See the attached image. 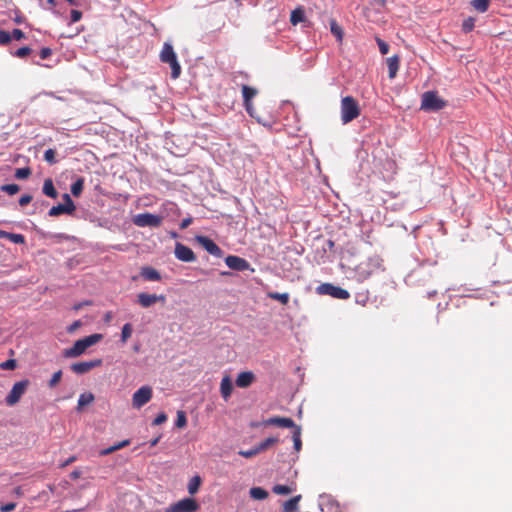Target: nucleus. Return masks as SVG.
<instances>
[{
  "instance_id": "f257e3e1",
  "label": "nucleus",
  "mask_w": 512,
  "mask_h": 512,
  "mask_svg": "<svg viewBox=\"0 0 512 512\" xmlns=\"http://www.w3.org/2000/svg\"><path fill=\"white\" fill-rule=\"evenodd\" d=\"M102 338V334L95 333L79 339L74 343L72 347L63 350V356L65 358H77L84 354L89 347L100 342Z\"/></svg>"
},
{
  "instance_id": "f03ea898",
  "label": "nucleus",
  "mask_w": 512,
  "mask_h": 512,
  "mask_svg": "<svg viewBox=\"0 0 512 512\" xmlns=\"http://www.w3.org/2000/svg\"><path fill=\"white\" fill-rule=\"evenodd\" d=\"M159 58L162 63L169 64L171 68L172 79L179 78L181 74V66L177 60V55L174 51V48L170 43L165 42L163 44V47L159 54Z\"/></svg>"
},
{
  "instance_id": "7ed1b4c3",
  "label": "nucleus",
  "mask_w": 512,
  "mask_h": 512,
  "mask_svg": "<svg viewBox=\"0 0 512 512\" xmlns=\"http://www.w3.org/2000/svg\"><path fill=\"white\" fill-rule=\"evenodd\" d=\"M360 106L358 101L352 96H345L341 100V121L347 124L360 115Z\"/></svg>"
},
{
  "instance_id": "20e7f679",
  "label": "nucleus",
  "mask_w": 512,
  "mask_h": 512,
  "mask_svg": "<svg viewBox=\"0 0 512 512\" xmlns=\"http://www.w3.org/2000/svg\"><path fill=\"white\" fill-rule=\"evenodd\" d=\"M445 105V101L437 95V92L427 91L422 95L421 109L423 110L438 111Z\"/></svg>"
},
{
  "instance_id": "39448f33",
  "label": "nucleus",
  "mask_w": 512,
  "mask_h": 512,
  "mask_svg": "<svg viewBox=\"0 0 512 512\" xmlns=\"http://www.w3.org/2000/svg\"><path fill=\"white\" fill-rule=\"evenodd\" d=\"M30 384V381L28 379L21 380L19 382H16L9 394L7 395L5 402L8 406H14L16 405L21 397L26 392L28 386Z\"/></svg>"
},
{
  "instance_id": "423d86ee",
  "label": "nucleus",
  "mask_w": 512,
  "mask_h": 512,
  "mask_svg": "<svg viewBox=\"0 0 512 512\" xmlns=\"http://www.w3.org/2000/svg\"><path fill=\"white\" fill-rule=\"evenodd\" d=\"M320 295H330L333 298L347 300L350 297V293L341 287L334 286L330 283H323L316 289Z\"/></svg>"
},
{
  "instance_id": "0eeeda50",
  "label": "nucleus",
  "mask_w": 512,
  "mask_h": 512,
  "mask_svg": "<svg viewBox=\"0 0 512 512\" xmlns=\"http://www.w3.org/2000/svg\"><path fill=\"white\" fill-rule=\"evenodd\" d=\"M133 223L138 227H158L162 223V217L151 213H140L133 218Z\"/></svg>"
},
{
  "instance_id": "6e6552de",
  "label": "nucleus",
  "mask_w": 512,
  "mask_h": 512,
  "mask_svg": "<svg viewBox=\"0 0 512 512\" xmlns=\"http://www.w3.org/2000/svg\"><path fill=\"white\" fill-rule=\"evenodd\" d=\"M152 398V388L150 386H142L132 397V405L134 408L140 409L147 404Z\"/></svg>"
},
{
  "instance_id": "1a4fd4ad",
  "label": "nucleus",
  "mask_w": 512,
  "mask_h": 512,
  "mask_svg": "<svg viewBox=\"0 0 512 512\" xmlns=\"http://www.w3.org/2000/svg\"><path fill=\"white\" fill-rule=\"evenodd\" d=\"M290 24L296 26L301 24L303 28H310L312 23L306 15V10L303 6H297L290 13Z\"/></svg>"
},
{
  "instance_id": "9d476101",
  "label": "nucleus",
  "mask_w": 512,
  "mask_h": 512,
  "mask_svg": "<svg viewBox=\"0 0 512 512\" xmlns=\"http://www.w3.org/2000/svg\"><path fill=\"white\" fill-rule=\"evenodd\" d=\"M157 302L165 304L166 296L163 294L157 295V294H149V293H145V292L139 293L137 295V303L142 308H149Z\"/></svg>"
},
{
  "instance_id": "9b49d317",
  "label": "nucleus",
  "mask_w": 512,
  "mask_h": 512,
  "mask_svg": "<svg viewBox=\"0 0 512 512\" xmlns=\"http://www.w3.org/2000/svg\"><path fill=\"white\" fill-rule=\"evenodd\" d=\"M101 365H102V359L97 358V359H93L90 361H82V362L73 363L70 366V369L74 373H76L78 375H82V374L88 373L89 371H91L92 369H94L96 367H100Z\"/></svg>"
},
{
  "instance_id": "f8f14e48",
  "label": "nucleus",
  "mask_w": 512,
  "mask_h": 512,
  "mask_svg": "<svg viewBox=\"0 0 512 512\" xmlns=\"http://www.w3.org/2000/svg\"><path fill=\"white\" fill-rule=\"evenodd\" d=\"M174 253L175 257L183 262H193L196 260V256L192 249L182 243H176Z\"/></svg>"
},
{
  "instance_id": "ddd939ff",
  "label": "nucleus",
  "mask_w": 512,
  "mask_h": 512,
  "mask_svg": "<svg viewBox=\"0 0 512 512\" xmlns=\"http://www.w3.org/2000/svg\"><path fill=\"white\" fill-rule=\"evenodd\" d=\"M317 507L321 512H342L339 503L331 496H321Z\"/></svg>"
},
{
  "instance_id": "4468645a",
  "label": "nucleus",
  "mask_w": 512,
  "mask_h": 512,
  "mask_svg": "<svg viewBox=\"0 0 512 512\" xmlns=\"http://www.w3.org/2000/svg\"><path fill=\"white\" fill-rule=\"evenodd\" d=\"M196 241L211 255L216 257L222 256L220 247L210 238L206 236H196Z\"/></svg>"
},
{
  "instance_id": "2eb2a0df",
  "label": "nucleus",
  "mask_w": 512,
  "mask_h": 512,
  "mask_svg": "<svg viewBox=\"0 0 512 512\" xmlns=\"http://www.w3.org/2000/svg\"><path fill=\"white\" fill-rule=\"evenodd\" d=\"M226 265L236 271H244L250 267V264L244 258L235 255H229L225 258Z\"/></svg>"
},
{
  "instance_id": "dca6fc26",
  "label": "nucleus",
  "mask_w": 512,
  "mask_h": 512,
  "mask_svg": "<svg viewBox=\"0 0 512 512\" xmlns=\"http://www.w3.org/2000/svg\"><path fill=\"white\" fill-rule=\"evenodd\" d=\"M257 89L250 87L248 85H242V96L244 101V106L246 111L252 115L253 104L252 99L257 95Z\"/></svg>"
},
{
  "instance_id": "f3484780",
  "label": "nucleus",
  "mask_w": 512,
  "mask_h": 512,
  "mask_svg": "<svg viewBox=\"0 0 512 512\" xmlns=\"http://www.w3.org/2000/svg\"><path fill=\"white\" fill-rule=\"evenodd\" d=\"M372 267H375V262L372 259H368L357 266L356 273L362 280H365L373 273Z\"/></svg>"
},
{
  "instance_id": "a211bd4d",
  "label": "nucleus",
  "mask_w": 512,
  "mask_h": 512,
  "mask_svg": "<svg viewBox=\"0 0 512 512\" xmlns=\"http://www.w3.org/2000/svg\"><path fill=\"white\" fill-rule=\"evenodd\" d=\"M173 506L180 512H195L199 508L198 503L192 498H184Z\"/></svg>"
},
{
  "instance_id": "6ab92c4d",
  "label": "nucleus",
  "mask_w": 512,
  "mask_h": 512,
  "mask_svg": "<svg viewBox=\"0 0 512 512\" xmlns=\"http://www.w3.org/2000/svg\"><path fill=\"white\" fill-rule=\"evenodd\" d=\"M255 380V375L251 371H244L238 374L236 385L240 388L249 387Z\"/></svg>"
},
{
  "instance_id": "aec40b11",
  "label": "nucleus",
  "mask_w": 512,
  "mask_h": 512,
  "mask_svg": "<svg viewBox=\"0 0 512 512\" xmlns=\"http://www.w3.org/2000/svg\"><path fill=\"white\" fill-rule=\"evenodd\" d=\"M386 64L388 67V75L390 79H394L398 73L400 66V57L398 55H393L386 59Z\"/></svg>"
},
{
  "instance_id": "412c9836",
  "label": "nucleus",
  "mask_w": 512,
  "mask_h": 512,
  "mask_svg": "<svg viewBox=\"0 0 512 512\" xmlns=\"http://www.w3.org/2000/svg\"><path fill=\"white\" fill-rule=\"evenodd\" d=\"M290 430L292 433L294 449L298 452V451H300V449L302 447L301 428H300V426L296 425L291 419H290Z\"/></svg>"
},
{
  "instance_id": "4be33fe9",
  "label": "nucleus",
  "mask_w": 512,
  "mask_h": 512,
  "mask_svg": "<svg viewBox=\"0 0 512 512\" xmlns=\"http://www.w3.org/2000/svg\"><path fill=\"white\" fill-rule=\"evenodd\" d=\"M232 390H233V385H232L231 378L228 375H226L222 378L221 383H220V392H221V395L224 398V400L229 399V397L231 396Z\"/></svg>"
},
{
  "instance_id": "5701e85b",
  "label": "nucleus",
  "mask_w": 512,
  "mask_h": 512,
  "mask_svg": "<svg viewBox=\"0 0 512 512\" xmlns=\"http://www.w3.org/2000/svg\"><path fill=\"white\" fill-rule=\"evenodd\" d=\"M260 425L271 426L277 425L282 428H288V418L285 417H271L267 420H264L262 423L253 424L254 427H258Z\"/></svg>"
},
{
  "instance_id": "b1692460",
  "label": "nucleus",
  "mask_w": 512,
  "mask_h": 512,
  "mask_svg": "<svg viewBox=\"0 0 512 512\" xmlns=\"http://www.w3.org/2000/svg\"><path fill=\"white\" fill-rule=\"evenodd\" d=\"M141 276L148 281H159L161 276L159 272L152 267H143L141 270Z\"/></svg>"
},
{
  "instance_id": "393cba45",
  "label": "nucleus",
  "mask_w": 512,
  "mask_h": 512,
  "mask_svg": "<svg viewBox=\"0 0 512 512\" xmlns=\"http://www.w3.org/2000/svg\"><path fill=\"white\" fill-rule=\"evenodd\" d=\"M74 213V210H72L71 208H67L66 205L64 204H58L56 206H53L49 212H48V215L51 216V217H57L61 214H68V215H71Z\"/></svg>"
},
{
  "instance_id": "a878e982",
  "label": "nucleus",
  "mask_w": 512,
  "mask_h": 512,
  "mask_svg": "<svg viewBox=\"0 0 512 512\" xmlns=\"http://www.w3.org/2000/svg\"><path fill=\"white\" fill-rule=\"evenodd\" d=\"M43 193L51 198H56L58 196V192L54 187L52 179H45L43 184Z\"/></svg>"
},
{
  "instance_id": "bb28decb",
  "label": "nucleus",
  "mask_w": 512,
  "mask_h": 512,
  "mask_svg": "<svg viewBox=\"0 0 512 512\" xmlns=\"http://www.w3.org/2000/svg\"><path fill=\"white\" fill-rule=\"evenodd\" d=\"M93 401L94 395L92 393H82L78 399L77 410H82L83 407L91 404Z\"/></svg>"
},
{
  "instance_id": "cd10ccee",
  "label": "nucleus",
  "mask_w": 512,
  "mask_h": 512,
  "mask_svg": "<svg viewBox=\"0 0 512 512\" xmlns=\"http://www.w3.org/2000/svg\"><path fill=\"white\" fill-rule=\"evenodd\" d=\"M249 494L255 500H264L268 497V492L261 487L251 488Z\"/></svg>"
},
{
  "instance_id": "c85d7f7f",
  "label": "nucleus",
  "mask_w": 512,
  "mask_h": 512,
  "mask_svg": "<svg viewBox=\"0 0 512 512\" xmlns=\"http://www.w3.org/2000/svg\"><path fill=\"white\" fill-rule=\"evenodd\" d=\"M330 31L336 37L338 42H342L344 33L342 28L336 22V20L330 21Z\"/></svg>"
},
{
  "instance_id": "c756f323",
  "label": "nucleus",
  "mask_w": 512,
  "mask_h": 512,
  "mask_svg": "<svg viewBox=\"0 0 512 512\" xmlns=\"http://www.w3.org/2000/svg\"><path fill=\"white\" fill-rule=\"evenodd\" d=\"M83 188H84V178L80 177L71 185V193L75 197H78L81 195Z\"/></svg>"
},
{
  "instance_id": "7c9ffc66",
  "label": "nucleus",
  "mask_w": 512,
  "mask_h": 512,
  "mask_svg": "<svg viewBox=\"0 0 512 512\" xmlns=\"http://www.w3.org/2000/svg\"><path fill=\"white\" fill-rule=\"evenodd\" d=\"M200 484H201V478L199 476L196 475V476L192 477L188 484V492L191 495L195 494L199 490Z\"/></svg>"
},
{
  "instance_id": "2f4dec72",
  "label": "nucleus",
  "mask_w": 512,
  "mask_h": 512,
  "mask_svg": "<svg viewBox=\"0 0 512 512\" xmlns=\"http://www.w3.org/2000/svg\"><path fill=\"white\" fill-rule=\"evenodd\" d=\"M490 0H473L472 6L479 12H486L489 8Z\"/></svg>"
},
{
  "instance_id": "473e14b6",
  "label": "nucleus",
  "mask_w": 512,
  "mask_h": 512,
  "mask_svg": "<svg viewBox=\"0 0 512 512\" xmlns=\"http://www.w3.org/2000/svg\"><path fill=\"white\" fill-rule=\"evenodd\" d=\"M133 332L132 325L130 323H126L122 327L121 331V342L126 343L127 340L131 337Z\"/></svg>"
},
{
  "instance_id": "72a5a7b5",
  "label": "nucleus",
  "mask_w": 512,
  "mask_h": 512,
  "mask_svg": "<svg viewBox=\"0 0 512 512\" xmlns=\"http://www.w3.org/2000/svg\"><path fill=\"white\" fill-rule=\"evenodd\" d=\"M277 442H278V438L277 437H268V438H266L265 440H263L262 442H260L258 444V448H259V450L261 452V451H264L267 448L271 447L272 445H274Z\"/></svg>"
},
{
  "instance_id": "f704fd0d",
  "label": "nucleus",
  "mask_w": 512,
  "mask_h": 512,
  "mask_svg": "<svg viewBox=\"0 0 512 512\" xmlns=\"http://www.w3.org/2000/svg\"><path fill=\"white\" fill-rule=\"evenodd\" d=\"M175 425L177 428H184L187 425V417L184 411L179 410L177 412V419Z\"/></svg>"
},
{
  "instance_id": "c9c22d12",
  "label": "nucleus",
  "mask_w": 512,
  "mask_h": 512,
  "mask_svg": "<svg viewBox=\"0 0 512 512\" xmlns=\"http://www.w3.org/2000/svg\"><path fill=\"white\" fill-rule=\"evenodd\" d=\"M44 160L48 162L50 165H53L57 162L56 160V151L54 149H47L44 153Z\"/></svg>"
},
{
  "instance_id": "e433bc0d",
  "label": "nucleus",
  "mask_w": 512,
  "mask_h": 512,
  "mask_svg": "<svg viewBox=\"0 0 512 512\" xmlns=\"http://www.w3.org/2000/svg\"><path fill=\"white\" fill-rule=\"evenodd\" d=\"M1 191L14 195L19 192L20 187L17 184H5L0 187Z\"/></svg>"
},
{
  "instance_id": "4c0bfd02",
  "label": "nucleus",
  "mask_w": 512,
  "mask_h": 512,
  "mask_svg": "<svg viewBox=\"0 0 512 512\" xmlns=\"http://www.w3.org/2000/svg\"><path fill=\"white\" fill-rule=\"evenodd\" d=\"M31 175V169L29 167L18 168L15 172L17 179H27Z\"/></svg>"
},
{
  "instance_id": "58836bf2",
  "label": "nucleus",
  "mask_w": 512,
  "mask_h": 512,
  "mask_svg": "<svg viewBox=\"0 0 512 512\" xmlns=\"http://www.w3.org/2000/svg\"><path fill=\"white\" fill-rule=\"evenodd\" d=\"M301 499V495L293 496L290 498V512H301L298 511L297 504ZM302 512H312L311 510H304Z\"/></svg>"
},
{
  "instance_id": "ea45409f",
  "label": "nucleus",
  "mask_w": 512,
  "mask_h": 512,
  "mask_svg": "<svg viewBox=\"0 0 512 512\" xmlns=\"http://www.w3.org/2000/svg\"><path fill=\"white\" fill-rule=\"evenodd\" d=\"M8 240L15 244H24L25 243V237L22 234H15V233H8Z\"/></svg>"
},
{
  "instance_id": "a19ab883",
  "label": "nucleus",
  "mask_w": 512,
  "mask_h": 512,
  "mask_svg": "<svg viewBox=\"0 0 512 512\" xmlns=\"http://www.w3.org/2000/svg\"><path fill=\"white\" fill-rule=\"evenodd\" d=\"M474 23H475V20L471 17L465 19L463 21V24H462V30L465 32V33H468L470 31L473 30L474 28Z\"/></svg>"
},
{
  "instance_id": "79ce46f5",
  "label": "nucleus",
  "mask_w": 512,
  "mask_h": 512,
  "mask_svg": "<svg viewBox=\"0 0 512 512\" xmlns=\"http://www.w3.org/2000/svg\"><path fill=\"white\" fill-rule=\"evenodd\" d=\"M17 366V363H16V360L14 359H9V360H6L2 363H0V368L2 370H14Z\"/></svg>"
},
{
  "instance_id": "37998d69",
  "label": "nucleus",
  "mask_w": 512,
  "mask_h": 512,
  "mask_svg": "<svg viewBox=\"0 0 512 512\" xmlns=\"http://www.w3.org/2000/svg\"><path fill=\"white\" fill-rule=\"evenodd\" d=\"M270 298L281 301L283 304L288 303V293H269Z\"/></svg>"
},
{
  "instance_id": "c03bdc74",
  "label": "nucleus",
  "mask_w": 512,
  "mask_h": 512,
  "mask_svg": "<svg viewBox=\"0 0 512 512\" xmlns=\"http://www.w3.org/2000/svg\"><path fill=\"white\" fill-rule=\"evenodd\" d=\"M61 378H62V371L59 370V371L55 372L49 381V387H51V388L55 387L60 382Z\"/></svg>"
},
{
  "instance_id": "a18cd8bd",
  "label": "nucleus",
  "mask_w": 512,
  "mask_h": 512,
  "mask_svg": "<svg viewBox=\"0 0 512 512\" xmlns=\"http://www.w3.org/2000/svg\"><path fill=\"white\" fill-rule=\"evenodd\" d=\"M376 42L378 44L379 51L381 54L385 55L389 52V45L385 41H383L379 37H376Z\"/></svg>"
},
{
  "instance_id": "49530a36",
  "label": "nucleus",
  "mask_w": 512,
  "mask_h": 512,
  "mask_svg": "<svg viewBox=\"0 0 512 512\" xmlns=\"http://www.w3.org/2000/svg\"><path fill=\"white\" fill-rule=\"evenodd\" d=\"M272 492L279 495H286L288 494V485H274L272 488Z\"/></svg>"
},
{
  "instance_id": "de8ad7c7",
  "label": "nucleus",
  "mask_w": 512,
  "mask_h": 512,
  "mask_svg": "<svg viewBox=\"0 0 512 512\" xmlns=\"http://www.w3.org/2000/svg\"><path fill=\"white\" fill-rule=\"evenodd\" d=\"M11 41V34L5 30H0V44L7 45Z\"/></svg>"
},
{
  "instance_id": "09e8293b",
  "label": "nucleus",
  "mask_w": 512,
  "mask_h": 512,
  "mask_svg": "<svg viewBox=\"0 0 512 512\" xmlns=\"http://www.w3.org/2000/svg\"><path fill=\"white\" fill-rule=\"evenodd\" d=\"M30 53H31V49L29 47L25 46V47H21V48L17 49L16 52L14 53V55L19 58H24V57L28 56Z\"/></svg>"
},
{
  "instance_id": "8fccbe9b",
  "label": "nucleus",
  "mask_w": 512,
  "mask_h": 512,
  "mask_svg": "<svg viewBox=\"0 0 512 512\" xmlns=\"http://www.w3.org/2000/svg\"><path fill=\"white\" fill-rule=\"evenodd\" d=\"M62 198L64 201L63 204L66 205L67 208H71L74 211L76 210V206L68 193L63 194Z\"/></svg>"
},
{
  "instance_id": "3c124183",
  "label": "nucleus",
  "mask_w": 512,
  "mask_h": 512,
  "mask_svg": "<svg viewBox=\"0 0 512 512\" xmlns=\"http://www.w3.org/2000/svg\"><path fill=\"white\" fill-rule=\"evenodd\" d=\"M259 452H260V450H259V448H258V446H257V447H256V448H254V449H250V450H242V451H240V452H239V454H240L241 456L245 457V458H250V457H252V456L256 455V454H257V453H259Z\"/></svg>"
},
{
  "instance_id": "603ef678",
  "label": "nucleus",
  "mask_w": 512,
  "mask_h": 512,
  "mask_svg": "<svg viewBox=\"0 0 512 512\" xmlns=\"http://www.w3.org/2000/svg\"><path fill=\"white\" fill-rule=\"evenodd\" d=\"M70 18H71V23L78 22L82 18V12L79 10H71Z\"/></svg>"
},
{
  "instance_id": "864d4df0",
  "label": "nucleus",
  "mask_w": 512,
  "mask_h": 512,
  "mask_svg": "<svg viewBox=\"0 0 512 512\" xmlns=\"http://www.w3.org/2000/svg\"><path fill=\"white\" fill-rule=\"evenodd\" d=\"M32 196L29 194L22 195L19 199V205L20 206H26L32 201Z\"/></svg>"
},
{
  "instance_id": "5fc2aeb1",
  "label": "nucleus",
  "mask_w": 512,
  "mask_h": 512,
  "mask_svg": "<svg viewBox=\"0 0 512 512\" xmlns=\"http://www.w3.org/2000/svg\"><path fill=\"white\" fill-rule=\"evenodd\" d=\"M166 420L167 415L164 412H162L153 420V425H161L164 422H166Z\"/></svg>"
},
{
  "instance_id": "6e6d98bb",
  "label": "nucleus",
  "mask_w": 512,
  "mask_h": 512,
  "mask_svg": "<svg viewBox=\"0 0 512 512\" xmlns=\"http://www.w3.org/2000/svg\"><path fill=\"white\" fill-rule=\"evenodd\" d=\"M21 40L25 38V34L20 29H14L11 33V39Z\"/></svg>"
},
{
  "instance_id": "4d7b16f0",
  "label": "nucleus",
  "mask_w": 512,
  "mask_h": 512,
  "mask_svg": "<svg viewBox=\"0 0 512 512\" xmlns=\"http://www.w3.org/2000/svg\"><path fill=\"white\" fill-rule=\"evenodd\" d=\"M51 54H52V50L50 48H48V47L42 48L40 50V53H39L40 58L43 59V60L47 59L48 57H50Z\"/></svg>"
},
{
  "instance_id": "13d9d810",
  "label": "nucleus",
  "mask_w": 512,
  "mask_h": 512,
  "mask_svg": "<svg viewBox=\"0 0 512 512\" xmlns=\"http://www.w3.org/2000/svg\"><path fill=\"white\" fill-rule=\"evenodd\" d=\"M16 508V504L13 503V502H10V503H7V504H4L0 507V510L2 512H11L13 511L14 509Z\"/></svg>"
},
{
  "instance_id": "bf43d9fd",
  "label": "nucleus",
  "mask_w": 512,
  "mask_h": 512,
  "mask_svg": "<svg viewBox=\"0 0 512 512\" xmlns=\"http://www.w3.org/2000/svg\"><path fill=\"white\" fill-rule=\"evenodd\" d=\"M129 444H130V440L129 439H125L123 441H120V442L114 444L113 446H114L115 451H118V450L128 446Z\"/></svg>"
},
{
  "instance_id": "052dcab7",
  "label": "nucleus",
  "mask_w": 512,
  "mask_h": 512,
  "mask_svg": "<svg viewBox=\"0 0 512 512\" xmlns=\"http://www.w3.org/2000/svg\"><path fill=\"white\" fill-rule=\"evenodd\" d=\"M82 323L80 320H77V321H74L68 328H67V331L69 333H73L74 331H76L79 327H81Z\"/></svg>"
},
{
  "instance_id": "680f3d73",
  "label": "nucleus",
  "mask_w": 512,
  "mask_h": 512,
  "mask_svg": "<svg viewBox=\"0 0 512 512\" xmlns=\"http://www.w3.org/2000/svg\"><path fill=\"white\" fill-rule=\"evenodd\" d=\"M77 460V457L72 455L71 457H69L67 460H65L63 463L60 464V468H65L67 467L68 465L72 464L73 462H75Z\"/></svg>"
},
{
  "instance_id": "e2e57ef3",
  "label": "nucleus",
  "mask_w": 512,
  "mask_h": 512,
  "mask_svg": "<svg viewBox=\"0 0 512 512\" xmlns=\"http://www.w3.org/2000/svg\"><path fill=\"white\" fill-rule=\"evenodd\" d=\"M113 452H115V449H114V446L112 445V446H110L108 448L100 450L99 455L100 456H106V455H109V454H111Z\"/></svg>"
},
{
  "instance_id": "0e129e2a",
  "label": "nucleus",
  "mask_w": 512,
  "mask_h": 512,
  "mask_svg": "<svg viewBox=\"0 0 512 512\" xmlns=\"http://www.w3.org/2000/svg\"><path fill=\"white\" fill-rule=\"evenodd\" d=\"M192 223V218H185L180 223V229H186L188 228Z\"/></svg>"
},
{
  "instance_id": "69168bd1",
  "label": "nucleus",
  "mask_w": 512,
  "mask_h": 512,
  "mask_svg": "<svg viewBox=\"0 0 512 512\" xmlns=\"http://www.w3.org/2000/svg\"><path fill=\"white\" fill-rule=\"evenodd\" d=\"M82 475V471L80 469H75L71 472L70 474V477L73 479V480H76L78 478H80Z\"/></svg>"
},
{
  "instance_id": "338daca9",
  "label": "nucleus",
  "mask_w": 512,
  "mask_h": 512,
  "mask_svg": "<svg viewBox=\"0 0 512 512\" xmlns=\"http://www.w3.org/2000/svg\"><path fill=\"white\" fill-rule=\"evenodd\" d=\"M160 439H161V436H158V437H156V438L152 439V440L150 441V446H151V447L156 446V445L158 444V442L160 441Z\"/></svg>"
},
{
  "instance_id": "774afa93",
  "label": "nucleus",
  "mask_w": 512,
  "mask_h": 512,
  "mask_svg": "<svg viewBox=\"0 0 512 512\" xmlns=\"http://www.w3.org/2000/svg\"><path fill=\"white\" fill-rule=\"evenodd\" d=\"M282 508H283L282 512H288V500H285L282 502Z\"/></svg>"
}]
</instances>
